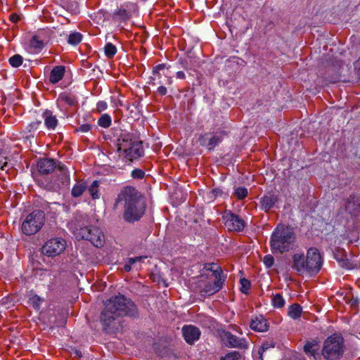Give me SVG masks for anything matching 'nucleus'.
Here are the masks:
<instances>
[{
	"mask_svg": "<svg viewBox=\"0 0 360 360\" xmlns=\"http://www.w3.org/2000/svg\"><path fill=\"white\" fill-rule=\"evenodd\" d=\"M105 308L101 312L100 320L104 329L113 328L117 320L123 316H136L138 309L135 304L124 295H117L106 300Z\"/></svg>",
	"mask_w": 360,
	"mask_h": 360,
	"instance_id": "obj_1",
	"label": "nucleus"
},
{
	"mask_svg": "<svg viewBox=\"0 0 360 360\" xmlns=\"http://www.w3.org/2000/svg\"><path fill=\"white\" fill-rule=\"evenodd\" d=\"M120 202H124L123 218L127 222L139 221L145 213L144 198L134 187H124L119 193L115 205Z\"/></svg>",
	"mask_w": 360,
	"mask_h": 360,
	"instance_id": "obj_2",
	"label": "nucleus"
},
{
	"mask_svg": "<svg viewBox=\"0 0 360 360\" xmlns=\"http://www.w3.org/2000/svg\"><path fill=\"white\" fill-rule=\"evenodd\" d=\"M292 259V269L300 274L307 273L311 276L316 275L322 266V258L316 248H309L306 256L303 253H295Z\"/></svg>",
	"mask_w": 360,
	"mask_h": 360,
	"instance_id": "obj_3",
	"label": "nucleus"
},
{
	"mask_svg": "<svg viewBox=\"0 0 360 360\" xmlns=\"http://www.w3.org/2000/svg\"><path fill=\"white\" fill-rule=\"evenodd\" d=\"M296 235L292 228L283 224L277 226L271 234L270 245L273 253H283L294 248Z\"/></svg>",
	"mask_w": 360,
	"mask_h": 360,
	"instance_id": "obj_4",
	"label": "nucleus"
},
{
	"mask_svg": "<svg viewBox=\"0 0 360 360\" xmlns=\"http://www.w3.org/2000/svg\"><path fill=\"white\" fill-rule=\"evenodd\" d=\"M82 219L77 220L76 223H71L72 233L78 240H89L96 248H101L105 243V236L103 233L96 226H84L86 217H82Z\"/></svg>",
	"mask_w": 360,
	"mask_h": 360,
	"instance_id": "obj_5",
	"label": "nucleus"
},
{
	"mask_svg": "<svg viewBox=\"0 0 360 360\" xmlns=\"http://www.w3.org/2000/svg\"><path fill=\"white\" fill-rule=\"evenodd\" d=\"M117 150L120 157L129 162L143 155L142 142L133 139L129 135L121 136L118 139Z\"/></svg>",
	"mask_w": 360,
	"mask_h": 360,
	"instance_id": "obj_6",
	"label": "nucleus"
},
{
	"mask_svg": "<svg viewBox=\"0 0 360 360\" xmlns=\"http://www.w3.org/2000/svg\"><path fill=\"white\" fill-rule=\"evenodd\" d=\"M342 338L337 334L328 337L324 342L323 355L328 360H338L343 354Z\"/></svg>",
	"mask_w": 360,
	"mask_h": 360,
	"instance_id": "obj_7",
	"label": "nucleus"
},
{
	"mask_svg": "<svg viewBox=\"0 0 360 360\" xmlns=\"http://www.w3.org/2000/svg\"><path fill=\"white\" fill-rule=\"evenodd\" d=\"M45 222V214L41 210H34L23 221L21 229L23 233L31 236L39 232Z\"/></svg>",
	"mask_w": 360,
	"mask_h": 360,
	"instance_id": "obj_8",
	"label": "nucleus"
},
{
	"mask_svg": "<svg viewBox=\"0 0 360 360\" xmlns=\"http://www.w3.org/2000/svg\"><path fill=\"white\" fill-rule=\"evenodd\" d=\"M214 276L216 280L212 283L210 281L205 282L202 276L198 280L199 292L202 296H210L218 292L222 287L224 279L221 278V272L214 271Z\"/></svg>",
	"mask_w": 360,
	"mask_h": 360,
	"instance_id": "obj_9",
	"label": "nucleus"
},
{
	"mask_svg": "<svg viewBox=\"0 0 360 360\" xmlns=\"http://www.w3.org/2000/svg\"><path fill=\"white\" fill-rule=\"evenodd\" d=\"M66 241L61 238H53L47 240L42 246V253L48 257H55L64 252Z\"/></svg>",
	"mask_w": 360,
	"mask_h": 360,
	"instance_id": "obj_10",
	"label": "nucleus"
},
{
	"mask_svg": "<svg viewBox=\"0 0 360 360\" xmlns=\"http://www.w3.org/2000/svg\"><path fill=\"white\" fill-rule=\"evenodd\" d=\"M152 85L156 86L158 84H167L169 85L172 83V79L170 77V71L165 64H160L153 68Z\"/></svg>",
	"mask_w": 360,
	"mask_h": 360,
	"instance_id": "obj_11",
	"label": "nucleus"
},
{
	"mask_svg": "<svg viewBox=\"0 0 360 360\" xmlns=\"http://www.w3.org/2000/svg\"><path fill=\"white\" fill-rule=\"evenodd\" d=\"M224 224L229 231H241L244 229L245 223L239 216L231 212H225L223 216Z\"/></svg>",
	"mask_w": 360,
	"mask_h": 360,
	"instance_id": "obj_12",
	"label": "nucleus"
},
{
	"mask_svg": "<svg viewBox=\"0 0 360 360\" xmlns=\"http://www.w3.org/2000/svg\"><path fill=\"white\" fill-rule=\"evenodd\" d=\"M223 340L226 345L230 347L246 349L248 346V343L245 338H239L230 332L224 333Z\"/></svg>",
	"mask_w": 360,
	"mask_h": 360,
	"instance_id": "obj_13",
	"label": "nucleus"
},
{
	"mask_svg": "<svg viewBox=\"0 0 360 360\" xmlns=\"http://www.w3.org/2000/svg\"><path fill=\"white\" fill-rule=\"evenodd\" d=\"M334 257L342 267L347 269H352L357 266L356 262L354 259H349L346 257V252L343 249L335 250Z\"/></svg>",
	"mask_w": 360,
	"mask_h": 360,
	"instance_id": "obj_14",
	"label": "nucleus"
},
{
	"mask_svg": "<svg viewBox=\"0 0 360 360\" xmlns=\"http://www.w3.org/2000/svg\"><path fill=\"white\" fill-rule=\"evenodd\" d=\"M223 137L221 135H210L204 134L199 137L200 144L202 146H207L209 150H212L216 146L221 142Z\"/></svg>",
	"mask_w": 360,
	"mask_h": 360,
	"instance_id": "obj_15",
	"label": "nucleus"
},
{
	"mask_svg": "<svg viewBox=\"0 0 360 360\" xmlns=\"http://www.w3.org/2000/svg\"><path fill=\"white\" fill-rule=\"evenodd\" d=\"M182 333L186 342L192 345L198 340L200 335V330L193 326H185L182 328Z\"/></svg>",
	"mask_w": 360,
	"mask_h": 360,
	"instance_id": "obj_16",
	"label": "nucleus"
},
{
	"mask_svg": "<svg viewBox=\"0 0 360 360\" xmlns=\"http://www.w3.org/2000/svg\"><path fill=\"white\" fill-rule=\"evenodd\" d=\"M278 196L274 193H267L260 199V208L267 212L278 202Z\"/></svg>",
	"mask_w": 360,
	"mask_h": 360,
	"instance_id": "obj_17",
	"label": "nucleus"
},
{
	"mask_svg": "<svg viewBox=\"0 0 360 360\" xmlns=\"http://www.w3.org/2000/svg\"><path fill=\"white\" fill-rule=\"evenodd\" d=\"M250 326L251 329L257 332H265L269 329L268 321L262 315L255 316L252 318Z\"/></svg>",
	"mask_w": 360,
	"mask_h": 360,
	"instance_id": "obj_18",
	"label": "nucleus"
},
{
	"mask_svg": "<svg viewBox=\"0 0 360 360\" xmlns=\"http://www.w3.org/2000/svg\"><path fill=\"white\" fill-rule=\"evenodd\" d=\"M56 168V162L52 159H41L37 163V169L41 174H48Z\"/></svg>",
	"mask_w": 360,
	"mask_h": 360,
	"instance_id": "obj_19",
	"label": "nucleus"
},
{
	"mask_svg": "<svg viewBox=\"0 0 360 360\" xmlns=\"http://www.w3.org/2000/svg\"><path fill=\"white\" fill-rule=\"evenodd\" d=\"M346 210L352 214L360 212V198L356 195H350L345 204Z\"/></svg>",
	"mask_w": 360,
	"mask_h": 360,
	"instance_id": "obj_20",
	"label": "nucleus"
},
{
	"mask_svg": "<svg viewBox=\"0 0 360 360\" xmlns=\"http://www.w3.org/2000/svg\"><path fill=\"white\" fill-rule=\"evenodd\" d=\"M319 350V342L316 340H308L304 345V351L306 354L309 356H314V359L316 358V354H317Z\"/></svg>",
	"mask_w": 360,
	"mask_h": 360,
	"instance_id": "obj_21",
	"label": "nucleus"
},
{
	"mask_svg": "<svg viewBox=\"0 0 360 360\" xmlns=\"http://www.w3.org/2000/svg\"><path fill=\"white\" fill-rule=\"evenodd\" d=\"M42 116L47 129L50 130L55 129L58 125V120L56 117L53 115V112L47 110L43 113Z\"/></svg>",
	"mask_w": 360,
	"mask_h": 360,
	"instance_id": "obj_22",
	"label": "nucleus"
},
{
	"mask_svg": "<svg viewBox=\"0 0 360 360\" xmlns=\"http://www.w3.org/2000/svg\"><path fill=\"white\" fill-rule=\"evenodd\" d=\"M64 73V66L60 65L54 67L50 73L49 82L52 84L58 82L63 77Z\"/></svg>",
	"mask_w": 360,
	"mask_h": 360,
	"instance_id": "obj_23",
	"label": "nucleus"
},
{
	"mask_svg": "<svg viewBox=\"0 0 360 360\" xmlns=\"http://www.w3.org/2000/svg\"><path fill=\"white\" fill-rule=\"evenodd\" d=\"M86 182L84 181H78L72 188L71 194L73 197L77 198L81 196L86 189Z\"/></svg>",
	"mask_w": 360,
	"mask_h": 360,
	"instance_id": "obj_24",
	"label": "nucleus"
},
{
	"mask_svg": "<svg viewBox=\"0 0 360 360\" xmlns=\"http://www.w3.org/2000/svg\"><path fill=\"white\" fill-rule=\"evenodd\" d=\"M131 17V14L125 8H120L113 13V19L122 21H127Z\"/></svg>",
	"mask_w": 360,
	"mask_h": 360,
	"instance_id": "obj_25",
	"label": "nucleus"
},
{
	"mask_svg": "<svg viewBox=\"0 0 360 360\" xmlns=\"http://www.w3.org/2000/svg\"><path fill=\"white\" fill-rule=\"evenodd\" d=\"M302 309L298 304H293L288 308V314L293 319L299 318L302 314Z\"/></svg>",
	"mask_w": 360,
	"mask_h": 360,
	"instance_id": "obj_26",
	"label": "nucleus"
},
{
	"mask_svg": "<svg viewBox=\"0 0 360 360\" xmlns=\"http://www.w3.org/2000/svg\"><path fill=\"white\" fill-rule=\"evenodd\" d=\"M58 101H60L61 102L66 103L69 106H74L77 103L75 97L68 93H63L60 94Z\"/></svg>",
	"mask_w": 360,
	"mask_h": 360,
	"instance_id": "obj_27",
	"label": "nucleus"
},
{
	"mask_svg": "<svg viewBox=\"0 0 360 360\" xmlns=\"http://www.w3.org/2000/svg\"><path fill=\"white\" fill-rule=\"evenodd\" d=\"M100 182L97 180L94 181L93 183L91 184V186L89 188V192L90 195H91L92 199H98L100 197L99 192H98V187H99Z\"/></svg>",
	"mask_w": 360,
	"mask_h": 360,
	"instance_id": "obj_28",
	"label": "nucleus"
},
{
	"mask_svg": "<svg viewBox=\"0 0 360 360\" xmlns=\"http://www.w3.org/2000/svg\"><path fill=\"white\" fill-rule=\"evenodd\" d=\"M105 56L108 58H112L117 52V48L111 43H107L104 47Z\"/></svg>",
	"mask_w": 360,
	"mask_h": 360,
	"instance_id": "obj_29",
	"label": "nucleus"
},
{
	"mask_svg": "<svg viewBox=\"0 0 360 360\" xmlns=\"http://www.w3.org/2000/svg\"><path fill=\"white\" fill-rule=\"evenodd\" d=\"M82 35L79 32H72L68 36V43L77 45L82 41Z\"/></svg>",
	"mask_w": 360,
	"mask_h": 360,
	"instance_id": "obj_30",
	"label": "nucleus"
},
{
	"mask_svg": "<svg viewBox=\"0 0 360 360\" xmlns=\"http://www.w3.org/2000/svg\"><path fill=\"white\" fill-rule=\"evenodd\" d=\"M98 123L103 128H108L111 124V117L108 114H103L99 118Z\"/></svg>",
	"mask_w": 360,
	"mask_h": 360,
	"instance_id": "obj_31",
	"label": "nucleus"
},
{
	"mask_svg": "<svg viewBox=\"0 0 360 360\" xmlns=\"http://www.w3.org/2000/svg\"><path fill=\"white\" fill-rule=\"evenodd\" d=\"M272 304L274 307L281 308L285 305V300L281 294H276L272 297Z\"/></svg>",
	"mask_w": 360,
	"mask_h": 360,
	"instance_id": "obj_32",
	"label": "nucleus"
},
{
	"mask_svg": "<svg viewBox=\"0 0 360 360\" xmlns=\"http://www.w3.org/2000/svg\"><path fill=\"white\" fill-rule=\"evenodd\" d=\"M44 41L40 40L37 36H33L30 40V46L35 49H41L44 47Z\"/></svg>",
	"mask_w": 360,
	"mask_h": 360,
	"instance_id": "obj_33",
	"label": "nucleus"
},
{
	"mask_svg": "<svg viewBox=\"0 0 360 360\" xmlns=\"http://www.w3.org/2000/svg\"><path fill=\"white\" fill-rule=\"evenodd\" d=\"M248 189L245 187H238L235 190L234 194L238 200H243L248 195Z\"/></svg>",
	"mask_w": 360,
	"mask_h": 360,
	"instance_id": "obj_34",
	"label": "nucleus"
},
{
	"mask_svg": "<svg viewBox=\"0 0 360 360\" xmlns=\"http://www.w3.org/2000/svg\"><path fill=\"white\" fill-rule=\"evenodd\" d=\"M9 63L13 67L18 68L22 63V57L16 54L9 58Z\"/></svg>",
	"mask_w": 360,
	"mask_h": 360,
	"instance_id": "obj_35",
	"label": "nucleus"
},
{
	"mask_svg": "<svg viewBox=\"0 0 360 360\" xmlns=\"http://www.w3.org/2000/svg\"><path fill=\"white\" fill-rule=\"evenodd\" d=\"M58 170L61 173L63 183L64 184L65 182L68 184L70 179L66 167L63 165H59L58 166Z\"/></svg>",
	"mask_w": 360,
	"mask_h": 360,
	"instance_id": "obj_36",
	"label": "nucleus"
},
{
	"mask_svg": "<svg viewBox=\"0 0 360 360\" xmlns=\"http://www.w3.org/2000/svg\"><path fill=\"white\" fill-rule=\"evenodd\" d=\"M43 300L37 295H34L30 299V304L37 310L40 309Z\"/></svg>",
	"mask_w": 360,
	"mask_h": 360,
	"instance_id": "obj_37",
	"label": "nucleus"
},
{
	"mask_svg": "<svg viewBox=\"0 0 360 360\" xmlns=\"http://www.w3.org/2000/svg\"><path fill=\"white\" fill-rule=\"evenodd\" d=\"M239 358L240 354L235 351L227 354L224 357H222L221 360H238Z\"/></svg>",
	"mask_w": 360,
	"mask_h": 360,
	"instance_id": "obj_38",
	"label": "nucleus"
},
{
	"mask_svg": "<svg viewBox=\"0 0 360 360\" xmlns=\"http://www.w3.org/2000/svg\"><path fill=\"white\" fill-rule=\"evenodd\" d=\"M240 282L241 284V291L244 293H247V291L250 288V282L246 278H241Z\"/></svg>",
	"mask_w": 360,
	"mask_h": 360,
	"instance_id": "obj_39",
	"label": "nucleus"
},
{
	"mask_svg": "<svg viewBox=\"0 0 360 360\" xmlns=\"http://www.w3.org/2000/svg\"><path fill=\"white\" fill-rule=\"evenodd\" d=\"M263 262L267 268H270L274 263V258L271 255H267L264 257Z\"/></svg>",
	"mask_w": 360,
	"mask_h": 360,
	"instance_id": "obj_40",
	"label": "nucleus"
},
{
	"mask_svg": "<svg viewBox=\"0 0 360 360\" xmlns=\"http://www.w3.org/2000/svg\"><path fill=\"white\" fill-rule=\"evenodd\" d=\"M145 173L142 169H136L131 172V176L134 179H141L144 177Z\"/></svg>",
	"mask_w": 360,
	"mask_h": 360,
	"instance_id": "obj_41",
	"label": "nucleus"
},
{
	"mask_svg": "<svg viewBox=\"0 0 360 360\" xmlns=\"http://www.w3.org/2000/svg\"><path fill=\"white\" fill-rule=\"evenodd\" d=\"M214 264L212 263V264H206L205 266V268L207 270V271H210L212 272V275L214 276V271H220L221 272V278H222L223 277V273H222V270L219 267V266H217L216 269L214 268Z\"/></svg>",
	"mask_w": 360,
	"mask_h": 360,
	"instance_id": "obj_42",
	"label": "nucleus"
},
{
	"mask_svg": "<svg viewBox=\"0 0 360 360\" xmlns=\"http://www.w3.org/2000/svg\"><path fill=\"white\" fill-rule=\"evenodd\" d=\"M146 256H140V257H136L134 258H129L127 259V263L130 264L131 266L134 264H136L137 262H141L143 259H146Z\"/></svg>",
	"mask_w": 360,
	"mask_h": 360,
	"instance_id": "obj_43",
	"label": "nucleus"
},
{
	"mask_svg": "<svg viewBox=\"0 0 360 360\" xmlns=\"http://www.w3.org/2000/svg\"><path fill=\"white\" fill-rule=\"evenodd\" d=\"M91 129V124H82L78 129H76V131H79L82 132H87L90 131Z\"/></svg>",
	"mask_w": 360,
	"mask_h": 360,
	"instance_id": "obj_44",
	"label": "nucleus"
},
{
	"mask_svg": "<svg viewBox=\"0 0 360 360\" xmlns=\"http://www.w3.org/2000/svg\"><path fill=\"white\" fill-rule=\"evenodd\" d=\"M160 86L158 88V93L161 96H165L167 93V88L162 84H160Z\"/></svg>",
	"mask_w": 360,
	"mask_h": 360,
	"instance_id": "obj_45",
	"label": "nucleus"
},
{
	"mask_svg": "<svg viewBox=\"0 0 360 360\" xmlns=\"http://www.w3.org/2000/svg\"><path fill=\"white\" fill-rule=\"evenodd\" d=\"M222 193H223L222 190L219 188H214L212 191V194L213 195L214 198H217V197L221 195L222 194Z\"/></svg>",
	"mask_w": 360,
	"mask_h": 360,
	"instance_id": "obj_46",
	"label": "nucleus"
},
{
	"mask_svg": "<svg viewBox=\"0 0 360 360\" xmlns=\"http://www.w3.org/2000/svg\"><path fill=\"white\" fill-rule=\"evenodd\" d=\"M349 304L352 308H356L359 304V300L357 298H352L349 301Z\"/></svg>",
	"mask_w": 360,
	"mask_h": 360,
	"instance_id": "obj_47",
	"label": "nucleus"
},
{
	"mask_svg": "<svg viewBox=\"0 0 360 360\" xmlns=\"http://www.w3.org/2000/svg\"><path fill=\"white\" fill-rule=\"evenodd\" d=\"M10 20L13 22H18V20H20V17L18 14L16 13H12L10 15Z\"/></svg>",
	"mask_w": 360,
	"mask_h": 360,
	"instance_id": "obj_48",
	"label": "nucleus"
},
{
	"mask_svg": "<svg viewBox=\"0 0 360 360\" xmlns=\"http://www.w3.org/2000/svg\"><path fill=\"white\" fill-rule=\"evenodd\" d=\"M270 347H274V345L271 343L269 344L268 342H264L261 347V350H262V352H264L266 349Z\"/></svg>",
	"mask_w": 360,
	"mask_h": 360,
	"instance_id": "obj_49",
	"label": "nucleus"
},
{
	"mask_svg": "<svg viewBox=\"0 0 360 360\" xmlns=\"http://www.w3.org/2000/svg\"><path fill=\"white\" fill-rule=\"evenodd\" d=\"M98 109L102 111L107 108V103L104 101H101L98 103Z\"/></svg>",
	"mask_w": 360,
	"mask_h": 360,
	"instance_id": "obj_50",
	"label": "nucleus"
},
{
	"mask_svg": "<svg viewBox=\"0 0 360 360\" xmlns=\"http://www.w3.org/2000/svg\"><path fill=\"white\" fill-rule=\"evenodd\" d=\"M176 77L179 79H185V73L183 71H179L176 72Z\"/></svg>",
	"mask_w": 360,
	"mask_h": 360,
	"instance_id": "obj_51",
	"label": "nucleus"
},
{
	"mask_svg": "<svg viewBox=\"0 0 360 360\" xmlns=\"http://www.w3.org/2000/svg\"><path fill=\"white\" fill-rule=\"evenodd\" d=\"M124 269L125 271L129 272L131 269V266L127 263L124 266Z\"/></svg>",
	"mask_w": 360,
	"mask_h": 360,
	"instance_id": "obj_52",
	"label": "nucleus"
},
{
	"mask_svg": "<svg viewBox=\"0 0 360 360\" xmlns=\"http://www.w3.org/2000/svg\"><path fill=\"white\" fill-rule=\"evenodd\" d=\"M7 167V162H5L1 167V169L4 170L5 168Z\"/></svg>",
	"mask_w": 360,
	"mask_h": 360,
	"instance_id": "obj_53",
	"label": "nucleus"
},
{
	"mask_svg": "<svg viewBox=\"0 0 360 360\" xmlns=\"http://www.w3.org/2000/svg\"><path fill=\"white\" fill-rule=\"evenodd\" d=\"M140 268H141V265H139V267H137L136 269H140Z\"/></svg>",
	"mask_w": 360,
	"mask_h": 360,
	"instance_id": "obj_54",
	"label": "nucleus"
}]
</instances>
